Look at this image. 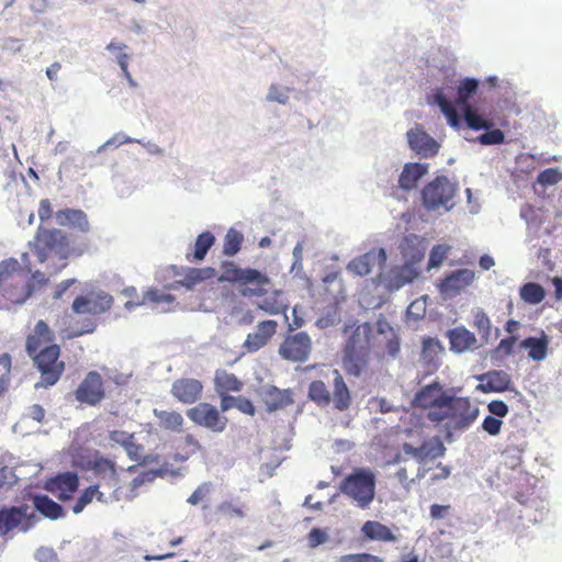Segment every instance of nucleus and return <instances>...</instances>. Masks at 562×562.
Listing matches in <instances>:
<instances>
[{"label": "nucleus", "mask_w": 562, "mask_h": 562, "mask_svg": "<svg viewBox=\"0 0 562 562\" xmlns=\"http://www.w3.org/2000/svg\"><path fill=\"white\" fill-rule=\"evenodd\" d=\"M519 295L524 302L536 305L544 300L546 291L539 283L528 282L520 286Z\"/></svg>", "instance_id": "nucleus-44"}, {"label": "nucleus", "mask_w": 562, "mask_h": 562, "mask_svg": "<svg viewBox=\"0 0 562 562\" xmlns=\"http://www.w3.org/2000/svg\"><path fill=\"white\" fill-rule=\"evenodd\" d=\"M561 180H562V172L559 171L557 168L544 169L537 177L538 183H540L544 187L557 184Z\"/></svg>", "instance_id": "nucleus-58"}, {"label": "nucleus", "mask_w": 562, "mask_h": 562, "mask_svg": "<svg viewBox=\"0 0 562 562\" xmlns=\"http://www.w3.org/2000/svg\"><path fill=\"white\" fill-rule=\"evenodd\" d=\"M11 373V356L2 353L0 356V395L8 389Z\"/></svg>", "instance_id": "nucleus-56"}, {"label": "nucleus", "mask_w": 562, "mask_h": 562, "mask_svg": "<svg viewBox=\"0 0 562 562\" xmlns=\"http://www.w3.org/2000/svg\"><path fill=\"white\" fill-rule=\"evenodd\" d=\"M435 100L438 106L440 108L441 112L447 117L448 123L451 126H458L459 115L453 103L450 100H448L441 92L435 94Z\"/></svg>", "instance_id": "nucleus-51"}, {"label": "nucleus", "mask_w": 562, "mask_h": 562, "mask_svg": "<svg viewBox=\"0 0 562 562\" xmlns=\"http://www.w3.org/2000/svg\"><path fill=\"white\" fill-rule=\"evenodd\" d=\"M549 339L547 335L542 334L541 337H528L520 342V347L528 349V356L532 360H543L548 352Z\"/></svg>", "instance_id": "nucleus-39"}, {"label": "nucleus", "mask_w": 562, "mask_h": 562, "mask_svg": "<svg viewBox=\"0 0 562 562\" xmlns=\"http://www.w3.org/2000/svg\"><path fill=\"white\" fill-rule=\"evenodd\" d=\"M220 280L238 284L243 296L260 297L268 293L271 280L266 273L254 268H239L233 261L223 262Z\"/></svg>", "instance_id": "nucleus-4"}, {"label": "nucleus", "mask_w": 562, "mask_h": 562, "mask_svg": "<svg viewBox=\"0 0 562 562\" xmlns=\"http://www.w3.org/2000/svg\"><path fill=\"white\" fill-rule=\"evenodd\" d=\"M405 454L412 456L418 463L423 464L427 460L440 458L446 452L443 442L438 437L425 440L419 447H413L408 442L402 445Z\"/></svg>", "instance_id": "nucleus-17"}, {"label": "nucleus", "mask_w": 562, "mask_h": 562, "mask_svg": "<svg viewBox=\"0 0 562 562\" xmlns=\"http://www.w3.org/2000/svg\"><path fill=\"white\" fill-rule=\"evenodd\" d=\"M36 522V514L30 512V507L26 504L0 509V535L2 537L8 536L14 529L27 532Z\"/></svg>", "instance_id": "nucleus-8"}, {"label": "nucleus", "mask_w": 562, "mask_h": 562, "mask_svg": "<svg viewBox=\"0 0 562 562\" xmlns=\"http://www.w3.org/2000/svg\"><path fill=\"white\" fill-rule=\"evenodd\" d=\"M79 487V477L75 472L59 473L48 479L44 488L55 495L59 501H68Z\"/></svg>", "instance_id": "nucleus-16"}, {"label": "nucleus", "mask_w": 562, "mask_h": 562, "mask_svg": "<svg viewBox=\"0 0 562 562\" xmlns=\"http://www.w3.org/2000/svg\"><path fill=\"white\" fill-rule=\"evenodd\" d=\"M29 356L41 373V379L35 383V389H48L55 385L65 372L66 364L59 359L60 347L56 344H50L41 351H35L33 355Z\"/></svg>", "instance_id": "nucleus-5"}, {"label": "nucleus", "mask_w": 562, "mask_h": 562, "mask_svg": "<svg viewBox=\"0 0 562 562\" xmlns=\"http://www.w3.org/2000/svg\"><path fill=\"white\" fill-rule=\"evenodd\" d=\"M467 125L474 131L488 130L493 123L480 115L471 105L462 109Z\"/></svg>", "instance_id": "nucleus-50"}, {"label": "nucleus", "mask_w": 562, "mask_h": 562, "mask_svg": "<svg viewBox=\"0 0 562 562\" xmlns=\"http://www.w3.org/2000/svg\"><path fill=\"white\" fill-rule=\"evenodd\" d=\"M211 483L209 482H205V483H202L201 485H199L194 492L189 496V498L187 499V502L192 505V506H195L198 505L199 503H201L204 498H206L210 493H211Z\"/></svg>", "instance_id": "nucleus-63"}, {"label": "nucleus", "mask_w": 562, "mask_h": 562, "mask_svg": "<svg viewBox=\"0 0 562 562\" xmlns=\"http://www.w3.org/2000/svg\"><path fill=\"white\" fill-rule=\"evenodd\" d=\"M477 416L479 407L469 397L449 394L440 412L434 415V424H443L448 431H464Z\"/></svg>", "instance_id": "nucleus-2"}, {"label": "nucleus", "mask_w": 562, "mask_h": 562, "mask_svg": "<svg viewBox=\"0 0 562 562\" xmlns=\"http://www.w3.org/2000/svg\"><path fill=\"white\" fill-rule=\"evenodd\" d=\"M33 291L34 285L24 282L21 278L0 289L1 295L11 304L24 303L32 295Z\"/></svg>", "instance_id": "nucleus-26"}, {"label": "nucleus", "mask_w": 562, "mask_h": 562, "mask_svg": "<svg viewBox=\"0 0 562 562\" xmlns=\"http://www.w3.org/2000/svg\"><path fill=\"white\" fill-rule=\"evenodd\" d=\"M409 147L420 157L430 158L437 155L439 144L423 127L416 126L407 132Z\"/></svg>", "instance_id": "nucleus-19"}, {"label": "nucleus", "mask_w": 562, "mask_h": 562, "mask_svg": "<svg viewBox=\"0 0 562 562\" xmlns=\"http://www.w3.org/2000/svg\"><path fill=\"white\" fill-rule=\"evenodd\" d=\"M372 327L369 323L357 325L346 341L342 367L350 375L359 376L368 364L371 352Z\"/></svg>", "instance_id": "nucleus-3"}, {"label": "nucleus", "mask_w": 562, "mask_h": 562, "mask_svg": "<svg viewBox=\"0 0 562 562\" xmlns=\"http://www.w3.org/2000/svg\"><path fill=\"white\" fill-rule=\"evenodd\" d=\"M504 139H505V135L498 128L491 130V131L488 130L487 132L481 134L477 137L479 143L482 145H498V144H502L504 142Z\"/></svg>", "instance_id": "nucleus-60"}, {"label": "nucleus", "mask_w": 562, "mask_h": 562, "mask_svg": "<svg viewBox=\"0 0 562 562\" xmlns=\"http://www.w3.org/2000/svg\"><path fill=\"white\" fill-rule=\"evenodd\" d=\"M333 406L339 412H345L351 406V394L345 383L342 375L338 370H335V378L333 382V394H330Z\"/></svg>", "instance_id": "nucleus-30"}, {"label": "nucleus", "mask_w": 562, "mask_h": 562, "mask_svg": "<svg viewBox=\"0 0 562 562\" xmlns=\"http://www.w3.org/2000/svg\"><path fill=\"white\" fill-rule=\"evenodd\" d=\"M20 263L15 258L4 259L0 262V289L16 280Z\"/></svg>", "instance_id": "nucleus-48"}, {"label": "nucleus", "mask_w": 562, "mask_h": 562, "mask_svg": "<svg viewBox=\"0 0 562 562\" xmlns=\"http://www.w3.org/2000/svg\"><path fill=\"white\" fill-rule=\"evenodd\" d=\"M503 422L496 416L488 415L482 423V428L491 436H496L501 432Z\"/></svg>", "instance_id": "nucleus-64"}, {"label": "nucleus", "mask_w": 562, "mask_h": 562, "mask_svg": "<svg viewBox=\"0 0 562 562\" xmlns=\"http://www.w3.org/2000/svg\"><path fill=\"white\" fill-rule=\"evenodd\" d=\"M398 249L404 263L416 267L425 257L426 243L424 238L415 234H409L402 239Z\"/></svg>", "instance_id": "nucleus-23"}, {"label": "nucleus", "mask_w": 562, "mask_h": 562, "mask_svg": "<svg viewBox=\"0 0 562 562\" xmlns=\"http://www.w3.org/2000/svg\"><path fill=\"white\" fill-rule=\"evenodd\" d=\"M419 276V270L413 265L403 263L390 269L385 276L384 283L389 290H398L413 282Z\"/></svg>", "instance_id": "nucleus-25"}, {"label": "nucleus", "mask_w": 562, "mask_h": 562, "mask_svg": "<svg viewBox=\"0 0 562 562\" xmlns=\"http://www.w3.org/2000/svg\"><path fill=\"white\" fill-rule=\"evenodd\" d=\"M76 400L81 404L95 406L105 398V389L101 374L90 371L75 391Z\"/></svg>", "instance_id": "nucleus-13"}, {"label": "nucleus", "mask_w": 562, "mask_h": 562, "mask_svg": "<svg viewBox=\"0 0 562 562\" xmlns=\"http://www.w3.org/2000/svg\"><path fill=\"white\" fill-rule=\"evenodd\" d=\"M449 394L443 391L442 385L438 381L423 386L414 396V406L426 411V418L434 423V415L439 413Z\"/></svg>", "instance_id": "nucleus-11"}, {"label": "nucleus", "mask_w": 562, "mask_h": 562, "mask_svg": "<svg viewBox=\"0 0 562 562\" xmlns=\"http://www.w3.org/2000/svg\"><path fill=\"white\" fill-rule=\"evenodd\" d=\"M88 469L92 471L95 479L106 476L112 479L114 472H117L116 464L113 460L95 454L88 463Z\"/></svg>", "instance_id": "nucleus-41"}, {"label": "nucleus", "mask_w": 562, "mask_h": 562, "mask_svg": "<svg viewBox=\"0 0 562 562\" xmlns=\"http://www.w3.org/2000/svg\"><path fill=\"white\" fill-rule=\"evenodd\" d=\"M215 244V236L206 231L198 235L194 245H193V252L187 254L186 258L188 261H201L205 258L207 251L212 248V246Z\"/></svg>", "instance_id": "nucleus-37"}, {"label": "nucleus", "mask_w": 562, "mask_h": 562, "mask_svg": "<svg viewBox=\"0 0 562 562\" xmlns=\"http://www.w3.org/2000/svg\"><path fill=\"white\" fill-rule=\"evenodd\" d=\"M113 297L105 292H90L77 296L71 305L76 314L100 315L111 310Z\"/></svg>", "instance_id": "nucleus-14"}, {"label": "nucleus", "mask_w": 562, "mask_h": 562, "mask_svg": "<svg viewBox=\"0 0 562 562\" xmlns=\"http://www.w3.org/2000/svg\"><path fill=\"white\" fill-rule=\"evenodd\" d=\"M93 486H99V490L104 488L106 496L110 497V501H117L119 494V473L114 472V475L112 479H106V476H102L100 479H97V483L93 484Z\"/></svg>", "instance_id": "nucleus-53"}, {"label": "nucleus", "mask_w": 562, "mask_h": 562, "mask_svg": "<svg viewBox=\"0 0 562 562\" xmlns=\"http://www.w3.org/2000/svg\"><path fill=\"white\" fill-rule=\"evenodd\" d=\"M188 418L195 425L213 432H223L228 424V418L220 409L207 402H200L187 411Z\"/></svg>", "instance_id": "nucleus-10"}, {"label": "nucleus", "mask_w": 562, "mask_h": 562, "mask_svg": "<svg viewBox=\"0 0 562 562\" xmlns=\"http://www.w3.org/2000/svg\"><path fill=\"white\" fill-rule=\"evenodd\" d=\"M263 296V300L257 304L259 310L270 315L285 314L288 305L282 300L281 291L274 290Z\"/></svg>", "instance_id": "nucleus-38"}, {"label": "nucleus", "mask_w": 562, "mask_h": 562, "mask_svg": "<svg viewBox=\"0 0 562 562\" xmlns=\"http://www.w3.org/2000/svg\"><path fill=\"white\" fill-rule=\"evenodd\" d=\"M450 349L457 353L472 349L476 345L475 335L464 326H458L447 331Z\"/></svg>", "instance_id": "nucleus-28"}, {"label": "nucleus", "mask_w": 562, "mask_h": 562, "mask_svg": "<svg viewBox=\"0 0 562 562\" xmlns=\"http://www.w3.org/2000/svg\"><path fill=\"white\" fill-rule=\"evenodd\" d=\"M259 396L269 413L284 409L294 403L292 390H281L274 385L262 387Z\"/></svg>", "instance_id": "nucleus-21"}, {"label": "nucleus", "mask_w": 562, "mask_h": 562, "mask_svg": "<svg viewBox=\"0 0 562 562\" xmlns=\"http://www.w3.org/2000/svg\"><path fill=\"white\" fill-rule=\"evenodd\" d=\"M33 505L37 512L49 519H58L64 516L63 507L47 495H34Z\"/></svg>", "instance_id": "nucleus-36"}, {"label": "nucleus", "mask_w": 562, "mask_h": 562, "mask_svg": "<svg viewBox=\"0 0 562 562\" xmlns=\"http://www.w3.org/2000/svg\"><path fill=\"white\" fill-rule=\"evenodd\" d=\"M308 397L318 406H327L331 402L330 392L321 380L311 382L308 386Z\"/></svg>", "instance_id": "nucleus-46"}, {"label": "nucleus", "mask_w": 562, "mask_h": 562, "mask_svg": "<svg viewBox=\"0 0 562 562\" xmlns=\"http://www.w3.org/2000/svg\"><path fill=\"white\" fill-rule=\"evenodd\" d=\"M94 498L100 503L110 502V497L106 496L105 492L99 490V486L90 485L82 491L72 507V512L75 514L81 513Z\"/></svg>", "instance_id": "nucleus-40"}, {"label": "nucleus", "mask_w": 562, "mask_h": 562, "mask_svg": "<svg viewBox=\"0 0 562 562\" xmlns=\"http://www.w3.org/2000/svg\"><path fill=\"white\" fill-rule=\"evenodd\" d=\"M144 301H149L156 304L172 303L175 297L171 294L165 293L158 289H149L144 294Z\"/></svg>", "instance_id": "nucleus-61"}, {"label": "nucleus", "mask_w": 562, "mask_h": 562, "mask_svg": "<svg viewBox=\"0 0 562 562\" xmlns=\"http://www.w3.org/2000/svg\"><path fill=\"white\" fill-rule=\"evenodd\" d=\"M340 491L364 509L375 495V475L369 469H356L341 482Z\"/></svg>", "instance_id": "nucleus-6"}, {"label": "nucleus", "mask_w": 562, "mask_h": 562, "mask_svg": "<svg viewBox=\"0 0 562 562\" xmlns=\"http://www.w3.org/2000/svg\"><path fill=\"white\" fill-rule=\"evenodd\" d=\"M387 256L384 248H373L368 252L353 258L348 263V270L356 276H368L372 268L378 265L383 267L386 262Z\"/></svg>", "instance_id": "nucleus-18"}, {"label": "nucleus", "mask_w": 562, "mask_h": 562, "mask_svg": "<svg viewBox=\"0 0 562 562\" xmlns=\"http://www.w3.org/2000/svg\"><path fill=\"white\" fill-rule=\"evenodd\" d=\"M217 513L227 519H244L247 516V506L239 499H226L218 504Z\"/></svg>", "instance_id": "nucleus-42"}, {"label": "nucleus", "mask_w": 562, "mask_h": 562, "mask_svg": "<svg viewBox=\"0 0 562 562\" xmlns=\"http://www.w3.org/2000/svg\"><path fill=\"white\" fill-rule=\"evenodd\" d=\"M203 392L201 381L192 378H181L176 380L170 393L172 396L182 404H193L198 402Z\"/></svg>", "instance_id": "nucleus-20"}, {"label": "nucleus", "mask_w": 562, "mask_h": 562, "mask_svg": "<svg viewBox=\"0 0 562 562\" xmlns=\"http://www.w3.org/2000/svg\"><path fill=\"white\" fill-rule=\"evenodd\" d=\"M449 251H450V246H448V245H442V244L435 245L431 248L430 254H429V259H428V265H427L428 270L441 266L443 260L447 258Z\"/></svg>", "instance_id": "nucleus-55"}, {"label": "nucleus", "mask_w": 562, "mask_h": 562, "mask_svg": "<svg viewBox=\"0 0 562 562\" xmlns=\"http://www.w3.org/2000/svg\"><path fill=\"white\" fill-rule=\"evenodd\" d=\"M244 383L232 372L218 369L214 374V389L216 393L240 392Z\"/></svg>", "instance_id": "nucleus-33"}, {"label": "nucleus", "mask_w": 562, "mask_h": 562, "mask_svg": "<svg viewBox=\"0 0 562 562\" xmlns=\"http://www.w3.org/2000/svg\"><path fill=\"white\" fill-rule=\"evenodd\" d=\"M57 223L60 226H70L81 233L90 229L89 221L86 213L78 209H64L55 213Z\"/></svg>", "instance_id": "nucleus-27"}, {"label": "nucleus", "mask_w": 562, "mask_h": 562, "mask_svg": "<svg viewBox=\"0 0 562 562\" xmlns=\"http://www.w3.org/2000/svg\"><path fill=\"white\" fill-rule=\"evenodd\" d=\"M153 413L158 420L159 428L172 432L183 431L184 419L179 412L155 408Z\"/></svg>", "instance_id": "nucleus-35"}, {"label": "nucleus", "mask_w": 562, "mask_h": 562, "mask_svg": "<svg viewBox=\"0 0 562 562\" xmlns=\"http://www.w3.org/2000/svg\"><path fill=\"white\" fill-rule=\"evenodd\" d=\"M125 48H126L125 44L120 43V42H115V41H112L106 46V49L112 52V53L119 52V54L116 56L117 64L120 65V68L122 70L124 77L127 79L130 85L134 87V86H136V83L133 80V78H132V76H131V74L128 71V68H127L130 55H127L125 53H122V50L125 49Z\"/></svg>", "instance_id": "nucleus-49"}, {"label": "nucleus", "mask_w": 562, "mask_h": 562, "mask_svg": "<svg viewBox=\"0 0 562 562\" xmlns=\"http://www.w3.org/2000/svg\"><path fill=\"white\" fill-rule=\"evenodd\" d=\"M361 531L363 536L369 540L395 542L397 537L393 531L385 525L375 520H368L363 524Z\"/></svg>", "instance_id": "nucleus-34"}, {"label": "nucleus", "mask_w": 562, "mask_h": 562, "mask_svg": "<svg viewBox=\"0 0 562 562\" xmlns=\"http://www.w3.org/2000/svg\"><path fill=\"white\" fill-rule=\"evenodd\" d=\"M97 324L92 319H83L80 327L65 328L60 330V337L63 340L72 339L85 334H91L95 330Z\"/></svg>", "instance_id": "nucleus-52"}, {"label": "nucleus", "mask_w": 562, "mask_h": 562, "mask_svg": "<svg viewBox=\"0 0 562 562\" xmlns=\"http://www.w3.org/2000/svg\"><path fill=\"white\" fill-rule=\"evenodd\" d=\"M27 246L40 263L49 259L67 260L72 255L80 256L83 252V249L76 251L71 247L69 237L64 231L43 224L37 226Z\"/></svg>", "instance_id": "nucleus-1"}, {"label": "nucleus", "mask_w": 562, "mask_h": 562, "mask_svg": "<svg viewBox=\"0 0 562 562\" xmlns=\"http://www.w3.org/2000/svg\"><path fill=\"white\" fill-rule=\"evenodd\" d=\"M182 449H183V454H181V460H187L191 456L201 451L202 446L192 434H187L183 438V448Z\"/></svg>", "instance_id": "nucleus-59"}, {"label": "nucleus", "mask_w": 562, "mask_h": 562, "mask_svg": "<svg viewBox=\"0 0 562 562\" xmlns=\"http://www.w3.org/2000/svg\"><path fill=\"white\" fill-rule=\"evenodd\" d=\"M481 389L484 392H504L509 389L512 379L505 371H488L480 376Z\"/></svg>", "instance_id": "nucleus-31"}, {"label": "nucleus", "mask_w": 562, "mask_h": 562, "mask_svg": "<svg viewBox=\"0 0 562 562\" xmlns=\"http://www.w3.org/2000/svg\"><path fill=\"white\" fill-rule=\"evenodd\" d=\"M312 339L305 331L289 334L280 344V357L291 362H305L312 352Z\"/></svg>", "instance_id": "nucleus-12"}, {"label": "nucleus", "mask_w": 562, "mask_h": 562, "mask_svg": "<svg viewBox=\"0 0 562 562\" xmlns=\"http://www.w3.org/2000/svg\"><path fill=\"white\" fill-rule=\"evenodd\" d=\"M443 350L441 342L437 338H424L420 359L429 370H436L439 366V356Z\"/></svg>", "instance_id": "nucleus-32"}, {"label": "nucleus", "mask_w": 562, "mask_h": 562, "mask_svg": "<svg viewBox=\"0 0 562 562\" xmlns=\"http://www.w3.org/2000/svg\"><path fill=\"white\" fill-rule=\"evenodd\" d=\"M55 335L49 328L48 324L40 319L31 334L27 335L25 340V350L27 355H33L35 351L38 352L46 346L53 344Z\"/></svg>", "instance_id": "nucleus-24"}, {"label": "nucleus", "mask_w": 562, "mask_h": 562, "mask_svg": "<svg viewBox=\"0 0 562 562\" xmlns=\"http://www.w3.org/2000/svg\"><path fill=\"white\" fill-rule=\"evenodd\" d=\"M517 337L510 336L507 338H504L499 341L497 347L492 351V355L494 358H505L513 353L514 346L516 344Z\"/></svg>", "instance_id": "nucleus-57"}, {"label": "nucleus", "mask_w": 562, "mask_h": 562, "mask_svg": "<svg viewBox=\"0 0 562 562\" xmlns=\"http://www.w3.org/2000/svg\"><path fill=\"white\" fill-rule=\"evenodd\" d=\"M278 323L272 319H267L258 323L256 330L247 335L244 341V349L247 352H256L265 347L271 337L277 333Z\"/></svg>", "instance_id": "nucleus-22"}, {"label": "nucleus", "mask_w": 562, "mask_h": 562, "mask_svg": "<svg viewBox=\"0 0 562 562\" xmlns=\"http://www.w3.org/2000/svg\"><path fill=\"white\" fill-rule=\"evenodd\" d=\"M458 193V184L451 182L446 176H438L428 182L422 190V202L426 210L437 211L443 209L450 211Z\"/></svg>", "instance_id": "nucleus-7"}, {"label": "nucleus", "mask_w": 562, "mask_h": 562, "mask_svg": "<svg viewBox=\"0 0 562 562\" xmlns=\"http://www.w3.org/2000/svg\"><path fill=\"white\" fill-rule=\"evenodd\" d=\"M339 562H384L382 558L362 552L341 555Z\"/></svg>", "instance_id": "nucleus-62"}, {"label": "nucleus", "mask_w": 562, "mask_h": 562, "mask_svg": "<svg viewBox=\"0 0 562 562\" xmlns=\"http://www.w3.org/2000/svg\"><path fill=\"white\" fill-rule=\"evenodd\" d=\"M155 477H156V472L151 471V470L144 471L140 474H138L130 483V493L127 494L126 497L128 499L135 498L138 495V493H139V488L143 485H145L146 483L153 482L155 480Z\"/></svg>", "instance_id": "nucleus-54"}, {"label": "nucleus", "mask_w": 562, "mask_h": 562, "mask_svg": "<svg viewBox=\"0 0 562 562\" xmlns=\"http://www.w3.org/2000/svg\"><path fill=\"white\" fill-rule=\"evenodd\" d=\"M479 88V81L473 78H465L461 81L458 87V95L456 103L462 109H465L469 104L470 98H472Z\"/></svg>", "instance_id": "nucleus-45"}, {"label": "nucleus", "mask_w": 562, "mask_h": 562, "mask_svg": "<svg viewBox=\"0 0 562 562\" xmlns=\"http://www.w3.org/2000/svg\"><path fill=\"white\" fill-rule=\"evenodd\" d=\"M520 216L527 224L528 235L531 239L551 237L557 231L555 223L542 207L525 204L520 209Z\"/></svg>", "instance_id": "nucleus-9"}, {"label": "nucleus", "mask_w": 562, "mask_h": 562, "mask_svg": "<svg viewBox=\"0 0 562 562\" xmlns=\"http://www.w3.org/2000/svg\"><path fill=\"white\" fill-rule=\"evenodd\" d=\"M475 278L474 271L459 269L447 274L438 284L439 292L445 297H454L464 291Z\"/></svg>", "instance_id": "nucleus-15"}, {"label": "nucleus", "mask_w": 562, "mask_h": 562, "mask_svg": "<svg viewBox=\"0 0 562 562\" xmlns=\"http://www.w3.org/2000/svg\"><path fill=\"white\" fill-rule=\"evenodd\" d=\"M428 172L427 164L407 162L398 177V186L405 191L417 187L418 181Z\"/></svg>", "instance_id": "nucleus-29"}, {"label": "nucleus", "mask_w": 562, "mask_h": 562, "mask_svg": "<svg viewBox=\"0 0 562 562\" xmlns=\"http://www.w3.org/2000/svg\"><path fill=\"white\" fill-rule=\"evenodd\" d=\"M244 243V235L235 229L229 228L224 237L223 254L233 257L239 252Z\"/></svg>", "instance_id": "nucleus-47"}, {"label": "nucleus", "mask_w": 562, "mask_h": 562, "mask_svg": "<svg viewBox=\"0 0 562 562\" xmlns=\"http://www.w3.org/2000/svg\"><path fill=\"white\" fill-rule=\"evenodd\" d=\"M215 277V269L206 268H189L182 280L176 281V284L192 289L198 283Z\"/></svg>", "instance_id": "nucleus-43"}]
</instances>
